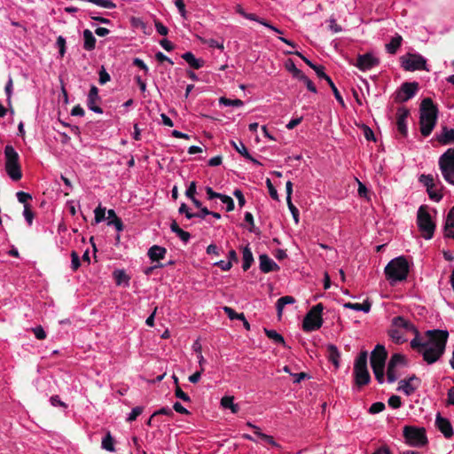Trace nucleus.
I'll list each match as a JSON object with an SVG mask.
<instances>
[{"label": "nucleus", "mask_w": 454, "mask_h": 454, "mask_svg": "<svg viewBox=\"0 0 454 454\" xmlns=\"http://www.w3.org/2000/svg\"><path fill=\"white\" fill-rule=\"evenodd\" d=\"M419 126L422 136L428 137L437 121L438 109L432 98H426L420 104Z\"/></svg>", "instance_id": "nucleus-1"}, {"label": "nucleus", "mask_w": 454, "mask_h": 454, "mask_svg": "<svg viewBox=\"0 0 454 454\" xmlns=\"http://www.w3.org/2000/svg\"><path fill=\"white\" fill-rule=\"evenodd\" d=\"M386 278L393 286L396 282L403 281L409 274V263L404 256L391 260L385 267Z\"/></svg>", "instance_id": "nucleus-2"}, {"label": "nucleus", "mask_w": 454, "mask_h": 454, "mask_svg": "<svg viewBox=\"0 0 454 454\" xmlns=\"http://www.w3.org/2000/svg\"><path fill=\"white\" fill-rule=\"evenodd\" d=\"M4 168L8 176L14 182L22 178L21 165L20 163V155L12 145H7L4 147Z\"/></svg>", "instance_id": "nucleus-3"}, {"label": "nucleus", "mask_w": 454, "mask_h": 454, "mask_svg": "<svg viewBox=\"0 0 454 454\" xmlns=\"http://www.w3.org/2000/svg\"><path fill=\"white\" fill-rule=\"evenodd\" d=\"M367 351H361L355 360L354 377L355 383L358 387L365 386L371 381V376L367 368Z\"/></svg>", "instance_id": "nucleus-4"}, {"label": "nucleus", "mask_w": 454, "mask_h": 454, "mask_svg": "<svg viewBox=\"0 0 454 454\" xmlns=\"http://www.w3.org/2000/svg\"><path fill=\"white\" fill-rule=\"evenodd\" d=\"M417 225L421 236L426 239L433 238L435 223L433 222L427 206H420L417 213Z\"/></svg>", "instance_id": "nucleus-5"}, {"label": "nucleus", "mask_w": 454, "mask_h": 454, "mask_svg": "<svg viewBox=\"0 0 454 454\" xmlns=\"http://www.w3.org/2000/svg\"><path fill=\"white\" fill-rule=\"evenodd\" d=\"M405 442L412 447H423L428 443L427 432L424 427L405 426L403 430Z\"/></svg>", "instance_id": "nucleus-6"}, {"label": "nucleus", "mask_w": 454, "mask_h": 454, "mask_svg": "<svg viewBox=\"0 0 454 454\" xmlns=\"http://www.w3.org/2000/svg\"><path fill=\"white\" fill-rule=\"evenodd\" d=\"M324 305L317 303L313 306L305 315L302 321V329L305 332H313L318 330L323 325L322 312Z\"/></svg>", "instance_id": "nucleus-7"}, {"label": "nucleus", "mask_w": 454, "mask_h": 454, "mask_svg": "<svg viewBox=\"0 0 454 454\" xmlns=\"http://www.w3.org/2000/svg\"><path fill=\"white\" fill-rule=\"evenodd\" d=\"M438 164L444 180L454 185V146L440 156Z\"/></svg>", "instance_id": "nucleus-8"}, {"label": "nucleus", "mask_w": 454, "mask_h": 454, "mask_svg": "<svg viewBox=\"0 0 454 454\" xmlns=\"http://www.w3.org/2000/svg\"><path fill=\"white\" fill-rule=\"evenodd\" d=\"M401 67L405 71L427 70V59L418 53H407L400 57Z\"/></svg>", "instance_id": "nucleus-9"}, {"label": "nucleus", "mask_w": 454, "mask_h": 454, "mask_svg": "<svg viewBox=\"0 0 454 454\" xmlns=\"http://www.w3.org/2000/svg\"><path fill=\"white\" fill-rule=\"evenodd\" d=\"M419 181L426 186L427 192L432 200L439 202L442 199V185L441 182L435 183L432 175L423 174L419 177Z\"/></svg>", "instance_id": "nucleus-10"}, {"label": "nucleus", "mask_w": 454, "mask_h": 454, "mask_svg": "<svg viewBox=\"0 0 454 454\" xmlns=\"http://www.w3.org/2000/svg\"><path fill=\"white\" fill-rule=\"evenodd\" d=\"M426 335L428 338L427 346L436 348L440 351H445L449 338L448 331L439 329L428 330L426 332Z\"/></svg>", "instance_id": "nucleus-11"}, {"label": "nucleus", "mask_w": 454, "mask_h": 454, "mask_svg": "<svg viewBox=\"0 0 454 454\" xmlns=\"http://www.w3.org/2000/svg\"><path fill=\"white\" fill-rule=\"evenodd\" d=\"M418 90L419 83L417 82H405L395 93V101L398 103L406 102L415 96Z\"/></svg>", "instance_id": "nucleus-12"}, {"label": "nucleus", "mask_w": 454, "mask_h": 454, "mask_svg": "<svg viewBox=\"0 0 454 454\" xmlns=\"http://www.w3.org/2000/svg\"><path fill=\"white\" fill-rule=\"evenodd\" d=\"M349 64L356 67L361 71H367L379 66L380 59L374 57L372 53L367 52L362 55L359 54L356 62L349 60Z\"/></svg>", "instance_id": "nucleus-13"}, {"label": "nucleus", "mask_w": 454, "mask_h": 454, "mask_svg": "<svg viewBox=\"0 0 454 454\" xmlns=\"http://www.w3.org/2000/svg\"><path fill=\"white\" fill-rule=\"evenodd\" d=\"M387 352L381 344H377L371 353L370 363L372 368H385Z\"/></svg>", "instance_id": "nucleus-14"}, {"label": "nucleus", "mask_w": 454, "mask_h": 454, "mask_svg": "<svg viewBox=\"0 0 454 454\" xmlns=\"http://www.w3.org/2000/svg\"><path fill=\"white\" fill-rule=\"evenodd\" d=\"M420 380L415 375L408 377L405 380H401L398 382V391H403L406 395H412L419 387Z\"/></svg>", "instance_id": "nucleus-15"}, {"label": "nucleus", "mask_w": 454, "mask_h": 454, "mask_svg": "<svg viewBox=\"0 0 454 454\" xmlns=\"http://www.w3.org/2000/svg\"><path fill=\"white\" fill-rule=\"evenodd\" d=\"M434 424L436 428L445 438L450 439L453 436L454 430L450 421L448 419L443 418L439 412L436 414Z\"/></svg>", "instance_id": "nucleus-16"}, {"label": "nucleus", "mask_w": 454, "mask_h": 454, "mask_svg": "<svg viewBox=\"0 0 454 454\" xmlns=\"http://www.w3.org/2000/svg\"><path fill=\"white\" fill-rule=\"evenodd\" d=\"M410 115V111L406 107H399L396 112V128L399 134L405 137L408 134L406 119Z\"/></svg>", "instance_id": "nucleus-17"}, {"label": "nucleus", "mask_w": 454, "mask_h": 454, "mask_svg": "<svg viewBox=\"0 0 454 454\" xmlns=\"http://www.w3.org/2000/svg\"><path fill=\"white\" fill-rule=\"evenodd\" d=\"M100 101L101 98L98 96V89L95 85H92L89 91L87 99V106L89 109L93 111L94 113L102 114V108L97 105V103Z\"/></svg>", "instance_id": "nucleus-18"}, {"label": "nucleus", "mask_w": 454, "mask_h": 454, "mask_svg": "<svg viewBox=\"0 0 454 454\" xmlns=\"http://www.w3.org/2000/svg\"><path fill=\"white\" fill-rule=\"evenodd\" d=\"M444 351H440V349L427 346L423 348L421 354L423 356V359L428 364H432L438 361L440 357L443 355Z\"/></svg>", "instance_id": "nucleus-19"}, {"label": "nucleus", "mask_w": 454, "mask_h": 454, "mask_svg": "<svg viewBox=\"0 0 454 454\" xmlns=\"http://www.w3.org/2000/svg\"><path fill=\"white\" fill-rule=\"evenodd\" d=\"M260 270L263 273H269L279 270L278 265L266 254L259 255Z\"/></svg>", "instance_id": "nucleus-20"}, {"label": "nucleus", "mask_w": 454, "mask_h": 454, "mask_svg": "<svg viewBox=\"0 0 454 454\" xmlns=\"http://www.w3.org/2000/svg\"><path fill=\"white\" fill-rule=\"evenodd\" d=\"M436 140L441 145H450L454 143V129L443 126L440 134H436Z\"/></svg>", "instance_id": "nucleus-21"}, {"label": "nucleus", "mask_w": 454, "mask_h": 454, "mask_svg": "<svg viewBox=\"0 0 454 454\" xmlns=\"http://www.w3.org/2000/svg\"><path fill=\"white\" fill-rule=\"evenodd\" d=\"M392 324L396 329H403L407 332H412L418 334L417 328L413 325V324L406 320L403 317L398 316L394 317Z\"/></svg>", "instance_id": "nucleus-22"}, {"label": "nucleus", "mask_w": 454, "mask_h": 454, "mask_svg": "<svg viewBox=\"0 0 454 454\" xmlns=\"http://www.w3.org/2000/svg\"><path fill=\"white\" fill-rule=\"evenodd\" d=\"M444 236L454 239V206L450 208L446 217Z\"/></svg>", "instance_id": "nucleus-23"}, {"label": "nucleus", "mask_w": 454, "mask_h": 454, "mask_svg": "<svg viewBox=\"0 0 454 454\" xmlns=\"http://www.w3.org/2000/svg\"><path fill=\"white\" fill-rule=\"evenodd\" d=\"M166 253L167 250L165 247L153 245L149 248L147 254L151 261L159 262L165 257Z\"/></svg>", "instance_id": "nucleus-24"}, {"label": "nucleus", "mask_w": 454, "mask_h": 454, "mask_svg": "<svg viewBox=\"0 0 454 454\" xmlns=\"http://www.w3.org/2000/svg\"><path fill=\"white\" fill-rule=\"evenodd\" d=\"M327 349V357L330 362L335 366V368L340 367V353L337 347L333 344H329L326 347Z\"/></svg>", "instance_id": "nucleus-25"}, {"label": "nucleus", "mask_w": 454, "mask_h": 454, "mask_svg": "<svg viewBox=\"0 0 454 454\" xmlns=\"http://www.w3.org/2000/svg\"><path fill=\"white\" fill-rule=\"evenodd\" d=\"M182 59H184L191 67L194 69H200L203 67L204 60L201 59H196L193 53L187 51L182 55Z\"/></svg>", "instance_id": "nucleus-26"}, {"label": "nucleus", "mask_w": 454, "mask_h": 454, "mask_svg": "<svg viewBox=\"0 0 454 454\" xmlns=\"http://www.w3.org/2000/svg\"><path fill=\"white\" fill-rule=\"evenodd\" d=\"M242 254H243L242 269L244 271H247L254 262V256H253L252 251L248 246H247L243 248Z\"/></svg>", "instance_id": "nucleus-27"}, {"label": "nucleus", "mask_w": 454, "mask_h": 454, "mask_svg": "<svg viewBox=\"0 0 454 454\" xmlns=\"http://www.w3.org/2000/svg\"><path fill=\"white\" fill-rule=\"evenodd\" d=\"M83 39H84L83 48L86 51H92L95 49L96 38L90 30L85 29L83 31Z\"/></svg>", "instance_id": "nucleus-28"}, {"label": "nucleus", "mask_w": 454, "mask_h": 454, "mask_svg": "<svg viewBox=\"0 0 454 454\" xmlns=\"http://www.w3.org/2000/svg\"><path fill=\"white\" fill-rule=\"evenodd\" d=\"M295 302V299L293 296L286 295L280 297L276 303V309L278 312V317L280 318L282 317V312L284 309V307L286 304H293Z\"/></svg>", "instance_id": "nucleus-29"}, {"label": "nucleus", "mask_w": 454, "mask_h": 454, "mask_svg": "<svg viewBox=\"0 0 454 454\" xmlns=\"http://www.w3.org/2000/svg\"><path fill=\"white\" fill-rule=\"evenodd\" d=\"M403 42V37L400 35L394 36L391 41L386 44V50L389 54H395L400 48Z\"/></svg>", "instance_id": "nucleus-30"}, {"label": "nucleus", "mask_w": 454, "mask_h": 454, "mask_svg": "<svg viewBox=\"0 0 454 454\" xmlns=\"http://www.w3.org/2000/svg\"><path fill=\"white\" fill-rule=\"evenodd\" d=\"M387 365L396 368L397 366H406L407 359L405 356L400 353H395L391 356Z\"/></svg>", "instance_id": "nucleus-31"}, {"label": "nucleus", "mask_w": 454, "mask_h": 454, "mask_svg": "<svg viewBox=\"0 0 454 454\" xmlns=\"http://www.w3.org/2000/svg\"><path fill=\"white\" fill-rule=\"evenodd\" d=\"M344 307L354 310L364 311L365 313H368L371 309L372 304L369 301L366 300L363 303L346 302L344 304Z\"/></svg>", "instance_id": "nucleus-32"}, {"label": "nucleus", "mask_w": 454, "mask_h": 454, "mask_svg": "<svg viewBox=\"0 0 454 454\" xmlns=\"http://www.w3.org/2000/svg\"><path fill=\"white\" fill-rule=\"evenodd\" d=\"M264 333H265L266 336L269 339H270L271 340H273L275 343L281 344L283 346L286 345L283 336L281 334H279L278 333H277L275 330H270V329L264 328Z\"/></svg>", "instance_id": "nucleus-33"}, {"label": "nucleus", "mask_w": 454, "mask_h": 454, "mask_svg": "<svg viewBox=\"0 0 454 454\" xmlns=\"http://www.w3.org/2000/svg\"><path fill=\"white\" fill-rule=\"evenodd\" d=\"M233 396H223L221 399V404L223 408L231 409L232 413H237L239 410V405L233 403Z\"/></svg>", "instance_id": "nucleus-34"}, {"label": "nucleus", "mask_w": 454, "mask_h": 454, "mask_svg": "<svg viewBox=\"0 0 454 454\" xmlns=\"http://www.w3.org/2000/svg\"><path fill=\"white\" fill-rule=\"evenodd\" d=\"M114 278L116 282V285L121 286L125 283L129 285V277L126 274V272L122 270H116L114 271Z\"/></svg>", "instance_id": "nucleus-35"}, {"label": "nucleus", "mask_w": 454, "mask_h": 454, "mask_svg": "<svg viewBox=\"0 0 454 454\" xmlns=\"http://www.w3.org/2000/svg\"><path fill=\"white\" fill-rule=\"evenodd\" d=\"M388 335L390 336L392 340L397 344L403 343L406 340L403 333L400 329H390L388 332Z\"/></svg>", "instance_id": "nucleus-36"}, {"label": "nucleus", "mask_w": 454, "mask_h": 454, "mask_svg": "<svg viewBox=\"0 0 454 454\" xmlns=\"http://www.w3.org/2000/svg\"><path fill=\"white\" fill-rule=\"evenodd\" d=\"M102 448L110 451L114 452L115 450L114 449V440L112 437L110 432H108L106 436L102 440Z\"/></svg>", "instance_id": "nucleus-37"}, {"label": "nucleus", "mask_w": 454, "mask_h": 454, "mask_svg": "<svg viewBox=\"0 0 454 454\" xmlns=\"http://www.w3.org/2000/svg\"><path fill=\"white\" fill-rule=\"evenodd\" d=\"M254 434L260 438L262 439V441L266 442L267 443H269L270 445L273 446V447H277V448H279L280 445L278 443H277L275 442V440L273 439V437L271 435H268L266 434H263L261 432L260 428L259 427H255V432Z\"/></svg>", "instance_id": "nucleus-38"}, {"label": "nucleus", "mask_w": 454, "mask_h": 454, "mask_svg": "<svg viewBox=\"0 0 454 454\" xmlns=\"http://www.w3.org/2000/svg\"><path fill=\"white\" fill-rule=\"evenodd\" d=\"M231 144L234 147V149L243 157L251 158V154L248 153L246 145L241 141H239L238 143L235 141H231Z\"/></svg>", "instance_id": "nucleus-39"}, {"label": "nucleus", "mask_w": 454, "mask_h": 454, "mask_svg": "<svg viewBox=\"0 0 454 454\" xmlns=\"http://www.w3.org/2000/svg\"><path fill=\"white\" fill-rule=\"evenodd\" d=\"M286 67L289 72L293 74V76L298 80L302 78V76L304 75V74L295 67L294 63L291 59H289L288 62L286 64Z\"/></svg>", "instance_id": "nucleus-40"}, {"label": "nucleus", "mask_w": 454, "mask_h": 454, "mask_svg": "<svg viewBox=\"0 0 454 454\" xmlns=\"http://www.w3.org/2000/svg\"><path fill=\"white\" fill-rule=\"evenodd\" d=\"M219 103L222 105H224L226 106H236L239 107L244 105V102L241 99L236 98V99H231L224 97L220 98Z\"/></svg>", "instance_id": "nucleus-41"}, {"label": "nucleus", "mask_w": 454, "mask_h": 454, "mask_svg": "<svg viewBox=\"0 0 454 454\" xmlns=\"http://www.w3.org/2000/svg\"><path fill=\"white\" fill-rule=\"evenodd\" d=\"M419 333L418 332V334L415 333V338L411 341V347L413 349L418 350V352L421 353L423 348H425L427 346V343L421 342L419 340Z\"/></svg>", "instance_id": "nucleus-42"}, {"label": "nucleus", "mask_w": 454, "mask_h": 454, "mask_svg": "<svg viewBox=\"0 0 454 454\" xmlns=\"http://www.w3.org/2000/svg\"><path fill=\"white\" fill-rule=\"evenodd\" d=\"M223 311L226 313V315L228 316V317L231 320H233V319H239V320L244 319L245 315L243 313H237L231 307L224 306L223 308Z\"/></svg>", "instance_id": "nucleus-43"}, {"label": "nucleus", "mask_w": 454, "mask_h": 454, "mask_svg": "<svg viewBox=\"0 0 454 454\" xmlns=\"http://www.w3.org/2000/svg\"><path fill=\"white\" fill-rule=\"evenodd\" d=\"M94 214H95V223H101L102 221L105 220V217H106V208L105 207H102L101 206H98L95 210H94Z\"/></svg>", "instance_id": "nucleus-44"}, {"label": "nucleus", "mask_w": 454, "mask_h": 454, "mask_svg": "<svg viewBox=\"0 0 454 454\" xmlns=\"http://www.w3.org/2000/svg\"><path fill=\"white\" fill-rule=\"evenodd\" d=\"M314 71L320 79H324L328 84L333 82L331 77L325 73V67L323 66H317Z\"/></svg>", "instance_id": "nucleus-45"}, {"label": "nucleus", "mask_w": 454, "mask_h": 454, "mask_svg": "<svg viewBox=\"0 0 454 454\" xmlns=\"http://www.w3.org/2000/svg\"><path fill=\"white\" fill-rule=\"evenodd\" d=\"M199 40L202 43H205V44H207L209 47H212V48H218L220 50H223V43H219L215 39H205L201 36H198Z\"/></svg>", "instance_id": "nucleus-46"}, {"label": "nucleus", "mask_w": 454, "mask_h": 454, "mask_svg": "<svg viewBox=\"0 0 454 454\" xmlns=\"http://www.w3.org/2000/svg\"><path fill=\"white\" fill-rule=\"evenodd\" d=\"M71 269L73 271H76L81 266V261L78 254L75 251L71 252Z\"/></svg>", "instance_id": "nucleus-47"}, {"label": "nucleus", "mask_w": 454, "mask_h": 454, "mask_svg": "<svg viewBox=\"0 0 454 454\" xmlns=\"http://www.w3.org/2000/svg\"><path fill=\"white\" fill-rule=\"evenodd\" d=\"M220 200L223 204L226 205L227 212H231L234 209V201L230 196L222 194Z\"/></svg>", "instance_id": "nucleus-48"}, {"label": "nucleus", "mask_w": 454, "mask_h": 454, "mask_svg": "<svg viewBox=\"0 0 454 454\" xmlns=\"http://www.w3.org/2000/svg\"><path fill=\"white\" fill-rule=\"evenodd\" d=\"M385 403H382V402H376V403H373L370 409H369V412L371 414H376V413H380L381 411H383L385 410Z\"/></svg>", "instance_id": "nucleus-49"}, {"label": "nucleus", "mask_w": 454, "mask_h": 454, "mask_svg": "<svg viewBox=\"0 0 454 454\" xmlns=\"http://www.w3.org/2000/svg\"><path fill=\"white\" fill-rule=\"evenodd\" d=\"M24 217L27 223L29 225L32 224L33 219H34V213L31 209V206L29 204H26L24 206V212H23Z\"/></svg>", "instance_id": "nucleus-50"}, {"label": "nucleus", "mask_w": 454, "mask_h": 454, "mask_svg": "<svg viewBox=\"0 0 454 454\" xmlns=\"http://www.w3.org/2000/svg\"><path fill=\"white\" fill-rule=\"evenodd\" d=\"M388 405L393 409H398L402 405L401 397L399 395H391L387 401Z\"/></svg>", "instance_id": "nucleus-51"}, {"label": "nucleus", "mask_w": 454, "mask_h": 454, "mask_svg": "<svg viewBox=\"0 0 454 454\" xmlns=\"http://www.w3.org/2000/svg\"><path fill=\"white\" fill-rule=\"evenodd\" d=\"M175 395H176V397L181 399L182 401H184L185 403L191 402L190 396L182 390L180 386L175 387Z\"/></svg>", "instance_id": "nucleus-52"}, {"label": "nucleus", "mask_w": 454, "mask_h": 454, "mask_svg": "<svg viewBox=\"0 0 454 454\" xmlns=\"http://www.w3.org/2000/svg\"><path fill=\"white\" fill-rule=\"evenodd\" d=\"M266 185L268 187L269 193H270V197L274 200H279L278 192H277L276 188L274 187V185L272 184L271 180L270 178L266 179Z\"/></svg>", "instance_id": "nucleus-53"}, {"label": "nucleus", "mask_w": 454, "mask_h": 454, "mask_svg": "<svg viewBox=\"0 0 454 454\" xmlns=\"http://www.w3.org/2000/svg\"><path fill=\"white\" fill-rule=\"evenodd\" d=\"M99 79L98 82L100 84H106L107 82L110 81V74L106 72V68L102 66L99 72Z\"/></svg>", "instance_id": "nucleus-54"}, {"label": "nucleus", "mask_w": 454, "mask_h": 454, "mask_svg": "<svg viewBox=\"0 0 454 454\" xmlns=\"http://www.w3.org/2000/svg\"><path fill=\"white\" fill-rule=\"evenodd\" d=\"M144 408L142 406H137L132 409L131 412L129 413L127 420L129 422L134 421L137 419V418L143 412Z\"/></svg>", "instance_id": "nucleus-55"}, {"label": "nucleus", "mask_w": 454, "mask_h": 454, "mask_svg": "<svg viewBox=\"0 0 454 454\" xmlns=\"http://www.w3.org/2000/svg\"><path fill=\"white\" fill-rule=\"evenodd\" d=\"M387 379L389 383H394L397 380V375H396L395 367L387 365Z\"/></svg>", "instance_id": "nucleus-56"}, {"label": "nucleus", "mask_w": 454, "mask_h": 454, "mask_svg": "<svg viewBox=\"0 0 454 454\" xmlns=\"http://www.w3.org/2000/svg\"><path fill=\"white\" fill-rule=\"evenodd\" d=\"M336 100L342 106H345V103L343 100V98L341 97L340 91L338 90L337 87L335 86L334 82H333L331 84H329Z\"/></svg>", "instance_id": "nucleus-57"}, {"label": "nucleus", "mask_w": 454, "mask_h": 454, "mask_svg": "<svg viewBox=\"0 0 454 454\" xmlns=\"http://www.w3.org/2000/svg\"><path fill=\"white\" fill-rule=\"evenodd\" d=\"M12 89H13V82H12V79L10 77L6 85H5V88H4V90H5V94L7 96V102H8V105H11V98H12Z\"/></svg>", "instance_id": "nucleus-58"}, {"label": "nucleus", "mask_w": 454, "mask_h": 454, "mask_svg": "<svg viewBox=\"0 0 454 454\" xmlns=\"http://www.w3.org/2000/svg\"><path fill=\"white\" fill-rule=\"evenodd\" d=\"M158 415H165V416H168V417H173L174 416V412L168 407H162L160 410H158V411H154L153 413V417H156Z\"/></svg>", "instance_id": "nucleus-59"}, {"label": "nucleus", "mask_w": 454, "mask_h": 454, "mask_svg": "<svg viewBox=\"0 0 454 454\" xmlns=\"http://www.w3.org/2000/svg\"><path fill=\"white\" fill-rule=\"evenodd\" d=\"M19 202L23 203L24 206L27 204V200H32V196L25 192H18L16 193Z\"/></svg>", "instance_id": "nucleus-60"}, {"label": "nucleus", "mask_w": 454, "mask_h": 454, "mask_svg": "<svg viewBox=\"0 0 454 454\" xmlns=\"http://www.w3.org/2000/svg\"><path fill=\"white\" fill-rule=\"evenodd\" d=\"M175 4H176V8L178 9V12H179L180 15L184 19H186L187 12H186V10H185V4H184V0H176L175 1Z\"/></svg>", "instance_id": "nucleus-61"}, {"label": "nucleus", "mask_w": 454, "mask_h": 454, "mask_svg": "<svg viewBox=\"0 0 454 454\" xmlns=\"http://www.w3.org/2000/svg\"><path fill=\"white\" fill-rule=\"evenodd\" d=\"M374 373L375 379L380 384L384 382V369L385 368H372Z\"/></svg>", "instance_id": "nucleus-62"}, {"label": "nucleus", "mask_w": 454, "mask_h": 454, "mask_svg": "<svg viewBox=\"0 0 454 454\" xmlns=\"http://www.w3.org/2000/svg\"><path fill=\"white\" fill-rule=\"evenodd\" d=\"M156 31L161 35H167L168 33V29L166 26H164L160 20H155L154 22Z\"/></svg>", "instance_id": "nucleus-63"}, {"label": "nucleus", "mask_w": 454, "mask_h": 454, "mask_svg": "<svg viewBox=\"0 0 454 454\" xmlns=\"http://www.w3.org/2000/svg\"><path fill=\"white\" fill-rule=\"evenodd\" d=\"M179 214H184L187 219L193 218V213H192L185 203H182L178 208Z\"/></svg>", "instance_id": "nucleus-64"}]
</instances>
